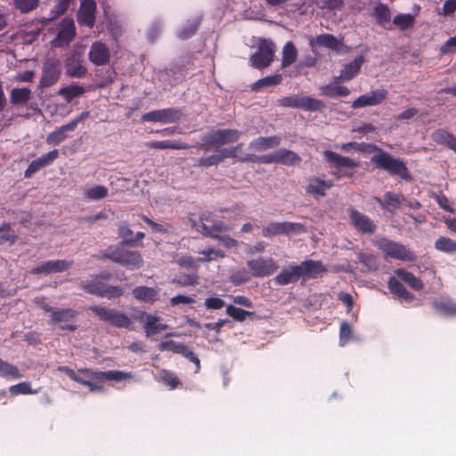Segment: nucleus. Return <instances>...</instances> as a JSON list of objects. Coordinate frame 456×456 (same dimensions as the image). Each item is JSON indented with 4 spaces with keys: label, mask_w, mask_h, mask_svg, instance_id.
<instances>
[{
    "label": "nucleus",
    "mask_w": 456,
    "mask_h": 456,
    "mask_svg": "<svg viewBox=\"0 0 456 456\" xmlns=\"http://www.w3.org/2000/svg\"><path fill=\"white\" fill-rule=\"evenodd\" d=\"M368 148L372 149L375 151L370 161L377 167L384 169L389 174L398 175L405 180L410 178L406 165L402 159L392 157L374 145L370 144L368 145Z\"/></svg>",
    "instance_id": "f257e3e1"
},
{
    "label": "nucleus",
    "mask_w": 456,
    "mask_h": 456,
    "mask_svg": "<svg viewBox=\"0 0 456 456\" xmlns=\"http://www.w3.org/2000/svg\"><path fill=\"white\" fill-rule=\"evenodd\" d=\"M106 256L112 261L130 269H137L142 265L141 255L135 251L126 250L123 243L115 248H110Z\"/></svg>",
    "instance_id": "f03ea898"
},
{
    "label": "nucleus",
    "mask_w": 456,
    "mask_h": 456,
    "mask_svg": "<svg viewBox=\"0 0 456 456\" xmlns=\"http://www.w3.org/2000/svg\"><path fill=\"white\" fill-rule=\"evenodd\" d=\"M97 316L118 328L132 330L134 328L132 320L124 313L116 309H110L103 306L94 305L90 307Z\"/></svg>",
    "instance_id": "7ed1b4c3"
},
{
    "label": "nucleus",
    "mask_w": 456,
    "mask_h": 456,
    "mask_svg": "<svg viewBox=\"0 0 456 456\" xmlns=\"http://www.w3.org/2000/svg\"><path fill=\"white\" fill-rule=\"evenodd\" d=\"M275 52L274 44L265 38L258 40L257 52L251 55L250 65L256 69H264L268 67L273 60Z\"/></svg>",
    "instance_id": "20e7f679"
},
{
    "label": "nucleus",
    "mask_w": 456,
    "mask_h": 456,
    "mask_svg": "<svg viewBox=\"0 0 456 456\" xmlns=\"http://www.w3.org/2000/svg\"><path fill=\"white\" fill-rule=\"evenodd\" d=\"M378 248L387 256L402 261L413 262L416 255L403 245L382 239L377 242Z\"/></svg>",
    "instance_id": "39448f33"
},
{
    "label": "nucleus",
    "mask_w": 456,
    "mask_h": 456,
    "mask_svg": "<svg viewBox=\"0 0 456 456\" xmlns=\"http://www.w3.org/2000/svg\"><path fill=\"white\" fill-rule=\"evenodd\" d=\"M279 105L283 107L302 109L307 111H317L324 108V103L318 99L304 95H290L279 99Z\"/></svg>",
    "instance_id": "423d86ee"
},
{
    "label": "nucleus",
    "mask_w": 456,
    "mask_h": 456,
    "mask_svg": "<svg viewBox=\"0 0 456 456\" xmlns=\"http://www.w3.org/2000/svg\"><path fill=\"white\" fill-rule=\"evenodd\" d=\"M135 319L142 323V328L147 338L159 334L168 326L165 324L161 318L146 312H140L135 315Z\"/></svg>",
    "instance_id": "0eeeda50"
},
{
    "label": "nucleus",
    "mask_w": 456,
    "mask_h": 456,
    "mask_svg": "<svg viewBox=\"0 0 456 456\" xmlns=\"http://www.w3.org/2000/svg\"><path fill=\"white\" fill-rule=\"evenodd\" d=\"M191 226L196 232L216 239L220 237V233L230 230V227L222 221H217L212 225H208L206 224V222H208V216L206 215H203L199 221L191 220Z\"/></svg>",
    "instance_id": "6e6552de"
},
{
    "label": "nucleus",
    "mask_w": 456,
    "mask_h": 456,
    "mask_svg": "<svg viewBox=\"0 0 456 456\" xmlns=\"http://www.w3.org/2000/svg\"><path fill=\"white\" fill-rule=\"evenodd\" d=\"M247 265L254 277L269 276L278 269L276 262L272 257L251 259L247 262Z\"/></svg>",
    "instance_id": "1a4fd4ad"
},
{
    "label": "nucleus",
    "mask_w": 456,
    "mask_h": 456,
    "mask_svg": "<svg viewBox=\"0 0 456 456\" xmlns=\"http://www.w3.org/2000/svg\"><path fill=\"white\" fill-rule=\"evenodd\" d=\"M111 58V51L109 45L102 41L94 42L88 51V59L95 66L109 64Z\"/></svg>",
    "instance_id": "9d476101"
},
{
    "label": "nucleus",
    "mask_w": 456,
    "mask_h": 456,
    "mask_svg": "<svg viewBox=\"0 0 456 456\" xmlns=\"http://www.w3.org/2000/svg\"><path fill=\"white\" fill-rule=\"evenodd\" d=\"M240 138V132L234 129H223L208 134L204 141L208 146L220 147L222 145L234 142Z\"/></svg>",
    "instance_id": "9b49d317"
},
{
    "label": "nucleus",
    "mask_w": 456,
    "mask_h": 456,
    "mask_svg": "<svg viewBox=\"0 0 456 456\" xmlns=\"http://www.w3.org/2000/svg\"><path fill=\"white\" fill-rule=\"evenodd\" d=\"M61 74V62L48 60L43 67V74L39 81L40 87H49L56 84Z\"/></svg>",
    "instance_id": "f8f14e48"
},
{
    "label": "nucleus",
    "mask_w": 456,
    "mask_h": 456,
    "mask_svg": "<svg viewBox=\"0 0 456 456\" xmlns=\"http://www.w3.org/2000/svg\"><path fill=\"white\" fill-rule=\"evenodd\" d=\"M101 371H94L89 369H81L77 371L76 382L86 386L91 392H100L103 390L101 385Z\"/></svg>",
    "instance_id": "ddd939ff"
},
{
    "label": "nucleus",
    "mask_w": 456,
    "mask_h": 456,
    "mask_svg": "<svg viewBox=\"0 0 456 456\" xmlns=\"http://www.w3.org/2000/svg\"><path fill=\"white\" fill-rule=\"evenodd\" d=\"M181 117L182 112L178 109H164L144 114L142 120L167 124L179 120Z\"/></svg>",
    "instance_id": "4468645a"
},
{
    "label": "nucleus",
    "mask_w": 456,
    "mask_h": 456,
    "mask_svg": "<svg viewBox=\"0 0 456 456\" xmlns=\"http://www.w3.org/2000/svg\"><path fill=\"white\" fill-rule=\"evenodd\" d=\"M75 37L76 28L73 20L64 19L60 24V29L56 38L53 40V44L59 47L66 46Z\"/></svg>",
    "instance_id": "2eb2a0df"
},
{
    "label": "nucleus",
    "mask_w": 456,
    "mask_h": 456,
    "mask_svg": "<svg viewBox=\"0 0 456 456\" xmlns=\"http://www.w3.org/2000/svg\"><path fill=\"white\" fill-rule=\"evenodd\" d=\"M349 218L356 230L363 233H373L376 230L374 222L364 214L354 209H348Z\"/></svg>",
    "instance_id": "dca6fc26"
},
{
    "label": "nucleus",
    "mask_w": 456,
    "mask_h": 456,
    "mask_svg": "<svg viewBox=\"0 0 456 456\" xmlns=\"http://www.w3.org/2000/svg\"><path fill=\"white\" fill-rule=\"evenodd\" d=\"M387 95L385 89H377L366 94L359 96L353 103V108H362L366 106H375L381 103Z\"/></svg>",
    "instance_id": "f3484780"
},
{
    "label": "nucleus",
    "mask_w": 456,
    "mask_h": 456,
    "mask_svg": "<svg viewBox=\"0 0 456 456\" xmlns=\"http://www.w3.org/2000/svg\"><path fill=\"white\" fill-rule=\"evenodd\" d=\"M95 10L96 3L94 0H83L77 14L78 23L92 28L95 21Z\"/></svg>",
    "instance_id": "a211bd4d"
},
{
    "label": "nucleus",
    "mask_w": 456,
    "mask_h": 456,
    "mask_svg": "<svg viewBox=\"0 0 456 456\" xmlns=\"http://www.w3.org/2000/svg\"><path fill=\"white\" fill-rule=\"evenodd\" d=\"M71 265L72 262L68 260H51L37 265L31 271V273L35 274L60 273L68 270Z\"/></svg>",
    "instance_id": "6ab92c4d"
},
{
    "label": "nucleus",
    "mask_w": 456,
    "mask_h": 456,
    "mask_svg": "<svg viewBox=\"0 0 456 456\" xmlns=\"http://www.w3.org/2000/svg\"><path fill=\"white\" fill-rule=\"evenodd\" d=\"M59 156L58 150H53L45 155L33 160L27 170L25 171V177H30L33 174L40 170L41 168L51 165Z\"/></svg>",
    "instance_id": "aec40b11"
},
{
    "label": "nucleus",
    "mask_w": 456,
    "mask_h": 456,
    "mask_svg": "<svg viewBox=\"0 0 456 456\" xmlns=\"http://www.w3.org/2000/svg\"><path fill=\"white\" fill-rule=\"evenodd\" d=\"M300 278L301 273L298 265H289L276 275L273 281L277 285L285 286L297 282Z\"/></svg>",
    "instance_id": "412c9836"
},
{
    "label": "nucleus",
    "mask_w": 456,
    "mask_h": 456,
    "mask_svg": "<svg viewBox=\"0 0 456 456\" xmlns=\"http://www.w3.org/2000/svg\"><path fill=\"white\" fill-rule=\"evenodd\" d=\"M323 156L326 159V161L333 167L336 168H355L358 167V162L347 158V157H342L338 155V153H335L330 151H325L323 152Z\"/></svg>",
    "instance_id": "4be33fe9"
},
{
    "label": "nucleus",
    "mask_w": 456,
    "mask_h": 456,
    "mask_svg": "<svg viewBox=\"0 0 456 456\" xmlns=\"http://www.w3.org/2000/svg\"><path fill=\"white\" fill-rule=\"evenodd\" d=\"M66 74L73 77H81L86 75L87 69L82 64L80 54L74 53L65 61Z\"/></svg>",
    "instance_id": "5701e85b"
},
{
    "label": "nucleus",
    "mask_w": 456,
    "mask_h": 456,
    "mask_svg": "<svg viewBox=\"0 0 456 456\" xmlns=\"http://www.w3.org/2000/svg\"><path fill=\"white\" fill-rule=\"evenodd\" d=\"M375 200L385 210H387L392 215L395 214V210L400 208V206L405 201L404 198L402 194L393 193L387 191L385 194V200H381L380 199L376 198Z\"/></svg>",
    "instance_id": "b1692460"
},
{
    "label": "nucleus",
    "mask_w": 456,
    "mask_h": 456,
    "mask_svg": "<svg viewBox=\"0 0 456 456\" xmlns=\"http://www.w3.org/2000/svg\"><path fill=\"white\" fill-rule=\"evenodd\" d=\"M362 62H363V58L359 56V57L355 58L353 61L346 64L343 67L339 77H334L335 82L337 80H341V81L351 80L360 71Z\"/></svg>",
    "instance_id": "393cba45"
},
{
    "label": "nucleus",
    "mask_w": 456,
    "mask_h": 456,
    "mask_svg": "<svg viewBox=\"0 0 456 456\" xmlns=\"http://www.w3.org/2000/svg\"><path fill=\"white\" fill-rule=\"evenodd\" d=\"M134 297L145 303H154L159 299V291L155 288L138 286L133 289Z\"/></svg>",
    "instance_id": "a878e982"
},
{
    "label": "nucleus",
    "mask_w": 456,
    "mask_h": 456,
    "mask_svg": "<svg viewBox=\"0 0 456 456\" xmlns=\"http://www.w3.org/2000/svg\"><path fill=\"white\" fill-rule=\"evenodd\" d=\"M75 129L76 123L69 122L50 133L46 137V142L51 145H59L68 137L67 132L74 131Z\"/></svg>",
    "instance_id": "bb28decb"
},
{
    "label": "nucleus",
    "mask_w": 456,
    "mask_h": 456,
    "mask_svg": "<svg viewBox=\"0 0 456 456\" xmlns=\"http://www.w3.org/2000/svg\"><path fill=\"white\" fill-rule=\"evenodd\" d=\"M333 185L331 181H325L320 178H312L305 188L307 193L314 197H322L326 194L327 190Z\"/></svg>",
    "instance_id": "cd10ccee"
},
{
    "label": "nucleus",
    "mask_w": 456,
    "mask_h": 456,
    "mask_svg": "<svg viewBox=\"0 0 456 456\" xmlns=\"http://www.w3.org/2000/svg\"><path fill=\"white\" fill-rule=\"evenodd\" d=\"M301 277L314 278L326 272V268L319 261L306 260L298 265Z\"/></svg>",
    "instance_id": "c85d7f7f"
},
{
    "label": "nucleus",
    "mask_w": 456,
    "mask_h": 456,
    "mask_svg": "<svg viewBox=\"0 0 456 456\" xmlns=\"http://www.w3.org/2000/svg\"><path fill=\"white\" fill-rule=\"evenodd\" d=\"M280 144L278 136L258 137L250 142L249 148L254 151H264Z\"/></svg>",
    "instance_id": "c756f323"
},
{
    "label": "nucleus",
    "mask_w": 456,
    "mask_h": 456,
    "mask_svg": "<svg viewBox=\"0 0 456 456\" xmlns=\"http://www.w3.org/2000/svg\"><path fill=\"white\" fill-rule=\"evenodd\" d=\"M50 317L53 325L69 322L76 317V312L71 308H57L53 310Z\"/></svg>",
    "instance_id": "7c9ffc66"
},
{
    "label": "nucleus",
    "mask_w": 456,
    "mask_h": 456,
    "mask_svg": "<svg viewBox=\"0 0 456 456\" xmlns=\"http://www.w3.org/2000/svg\"><path fill=\"white\" fill-rule=\"evenodd\" d=\"M338 80L330 85L323 86L320 88L321 94L328 97H338V96H347L350 94V90L346 87L338 85Z\"/></svg>",
    "instance_id": "2f4dec72"
},
{
    "label": "nucleus",
    "mask_w": 456,
    "mask_h": 456,
    "mask_svg": "<svg viewBox=\"0 0 456 456\" xmlns=\"http://www.w3.org/2000/svg\"><path fill=\"white\" fill-rule=\"evenodd\" d=\"M388 288L393 294L406 302H411L413 299V296L405 289L403 285L397 279L394 277L389 279Z\"/></svg>",
    "instance_id": "473e14b6"
},
{
    "label": "nucleus",
    "mask_w": 456,
    "mask_h": 456,
    "mask_svg": "<svg viewBox=\"0 0 456 456\" xmlns=\"http://www.w3.org/2000/svg\"><path fill=\"white\" fill-rule=\"evenodd\" d=\"M101 384L105 380H112L116 382L130 381L133 379L131 372H126L121 370H107L101 371Z\"/></svg>",
    "instance_id": "72a5a7b5"
},
{
    "label": "nucleus",
    "mask_w": 456,
    "mask_h": 456,
    "mask_svg": "<svg viewBox=\"0 0 456 456\" xmlns=\"http://www.w3.org/2000/svg\"><path fill=\"white\" fill-rule=\"evenodd\" d=\"M281 54V67L287 68L296 61L297 57V51L291 42H288L283 46Z\"/></svg>",
    "instance_id": "f704fd0d"
},
{
    "label": "nucleus",
    "mask_w": 456,
    "mask_h": 456,
    "mask_svg": "<svg viewBox=\"0 0 456 456\" xmlns=\"http://www.w3.org/2000/svg\"><path fill=\"white\" fill-rule=\"evenodd\" d=\"M240 149V145L234 147L231 150L223 151L220 155L211 156L208 158H203L200 160V164L205 167H210L213 165H216L219 161L224 159V158L234 157L238 150Z\"/></svg>",
    "instance_id": "c9c22d12"
},
{
    "label": "nucleus",
    "mask_w": 456,
    "mask_h": 456,
    "mask_svg": "<svg viewBox=\"0 0 456 456\" xmlns=\"http://www.w3.org/2000/svg\"><path fill=\"white\" fill-rule=\"evenodd\" d=\"M276 158L278 163L287 166L297 165L301 161L300 157L296 152L285 149L276 151Z\"/></svg>",
    "instance_id": "e433bc0d"
},
{
    "label": "nucleus",
    "mask_w": 456,
    "mask_h": 456,
    "mask_svg": "<svg viewBox=\"0 0 456 456\" xmlns=\"http://www.w3.org/2000/svg\"><path fill=\"white\" fill-rule=\"evenodd\" d=\"M395 273L405 283H407L411 289L415 290H419L423 288L422 281L413 275L411 273H409L403 269H397L395 271Z\"/></svg>",
    "instance_id": "4c0bfd02"
},
{
    "label": "nucleus",
    "mask_w": 456,
    "mask_h": 456,
    "mask_svg": "<svg viewBox=\"0 0 456 456\" xmlns=\"http://www.w3.org/2000/svg\"><path fill=\"white\" fill-rule=\"evenodd\" d=\"M151 149H175V150H184L190 148V146L183 142L182 141H156L148 143Z\"/></svg>",
    "instance_id": "58836bf2"
},
{
    "label": "nucleus",
    "mask_w": 456,
    "mask_h": 456,
    "mask_svg": "<svg viewBox=\"0 0 456 456\" xmlns=\"http://www.w3.org/2000/svg\"><path fill=\"white\" fill-rule=\"evenodd\" d=\"M84 288L89 293L100 294L109 298L118 297L122 294V289L118 287H108L106 289H100L93 285H86Z\"/></svg>",
    "instance_id": "ea45409f"
},
{
    "label": "nucleus",
    "mask_w": 456,
    "mask_h": 456,
    "mask_svg": "<svg viewBox=\"0 0 456 456\" xmlns=\"http://www.w3.org/2000/svg\"><path fill=\"white\" fill-rule=\"evenodd\" d=\"M31 96L32 93L28 88H14L11 92L10 99L14 104H25Z\"/></svg>",
    "instance_id": "a19ab883"
},
{
    "label": "nucleus",
    "mask_w": 456,
    "mask_h": 456,
    "mask_svg": "<svg viewBox=\"0 0 456 456\" xmlns=\"http://www.w3.org/2000/svg\"><path fill=\"white\" fill-rule=\"evenodd\" d=\"M312 46L315 45L329 47L330 49H338L340 45V42L334 36L330 34H322L318 36L314 41H311Z\"/></svg>",
    "instance_id": "79ce46f5"
},
{
    "label": "nucleus",
    "mask_w": 456,
    "mask_h": 456,
    "mask_svg": "<svg viewBox=\"0 0 456 456\" xmlns=\"http://www.w3.org/2000/svg\"><path fill=\"white\" fill-rule=\"evenodd\" d=\"M85 93L83 86L78 85H69L59 90L58 94L61 95L67 102L72 101L74 98L82 95Z\"/></svg>",
    "instance_id": "37998d69"
},
{
    "label": "nucleus",
    "mask_w": 456,
    "mask_h": 456,
    "mask_svg": "<svg viewBox=\"0 0 456 456\" xmlns=\"http://www.w3.org/2000/svg\"><path fill=\"white\" fill-rule=\"evenodd\" d=\"M435 248L436 250L452 254L456 252V241L448 237H440L435 242Z\"/></svg>",
    "instance_id": "c03bdc74"
},
{
    "label": "nucleus",
    "mask_w": 456,
    "mask_h": 456,
    "mask_svg": "<svg viewBox=\"0 0 456 456\" xmlns=\"http://www.w3.org/2000/svg\"><path fill=\"white\" fill-rule=\"evenodd\" d=\"M0 376L8 379H17L21 374L16 366L0 359Z\"/></svg>",
    "instance_id": "a18cd8bd"
},
{
    "label": "nucleus",
    "mask_w": 456,
    "mask_h": 456,
    "mask_svg": "<svg viewBox=\"0 0 456 456\" xmlns=\"http://www.w3.org/2000/svg\"><path fill=\"white\" fill-rule=\"evenodd\" d=\"M108 195V189L103 185H95L86 189L84 191V196L89 200H99Z\"/></svg>",
    "instance_id": "49530a36"
},
{
    "label": "nucleus",
    "mask_w": 456,
    "mask_h": 456,
    "mask_svg": "<svg viewBox=\"0 0 456 456\" xmlns=\"http://www.w3.org/2000/svg\"><path fill=\"white\" fill-rule=\"evenodd\" d=\"M374 17L380 25L387 27L390 22L389 9L382 4H377L374 8Z\"/></svg>",
    "instance_id": "de8ad7c7"
},
{
    "label": "nucleus",
    "mask_w": 456,
    "mask_h": 456,
    "mask_svg": "<svg viewBox=\"0 0 456 456\" xmlns=\"http://www.w3.org/2000/svg\"><path fill=\"white\" fill-rule=\"evenodd\" d=\"M200 257L198 258L200 262H210L215 261L217 258H224V253L219 249L207 248L200 252Z\"/></svg>",
    "instance_id": "09e8293b"
},
{
    "label": "nucleus",
    "mask_w": 456,
    "mask_h": 456,
    "mask_svg": "<svg viewBox=\"0 0 456 456\" xmlns=\"http://www.w3.org/2000/svg\"><path fill=\"white\" fill-rule=\"evenodd\" d=\"M281 80H282L281 75H279V74L273 75V76L259 79L253 85L252 88L254 90H258L262 87L277 86V85L281 84Z\"/></svg>",
    "instance_id": "8fccbe9b"
},
{
    "label": "nucleus",
    "mask_w": 456,
    "mask_h": 456,
    "mask_svg": "<svg viewBox=\"0 0 456 456\" xmlns=\"http://www.w3.org/2000/svg\"><path fill=\"white\" fill-rule=\"evenodd\" d=\"M9 391L12 395H32L37 393V390H33L31 388V384L29 382H20L17 385H13L10 387Z\"/></svg>",
    "instance_id": "3c124183"
},
{
    "label": "nucleus",
    "mask_w": 456,
    "mask_h": 456,
    "mask_svg": "<svg viewBox=\"0 0 456 456\" xmlns=\"http://www.w3.org/2000/svg\"><path fill=\"white\" fill-rule=\"evenodd\" d=\"M226 314L238 322H243L247 316H250L253 314V313L251 312L245 311L232 305H229L226 307Z\"/></svg>",
    "instance_id": "603ef678"
},
{
    "label": "nucleus",
    "mask_w": 456,
    "mask_h": 456,
    "mask_svg": "<svg viewBox=\"0 0 456 456\" xmlns=\"http://www.w3.org/2000/svg\"><path fill=\"white\" fill-rule=\"evenodd\" d=\"M414 16L411 14H398L394 18V24L399 27L401 29H407L413 25Z\"/></svg>",
    "instance_id": "864d4df0"
},
{
    "label": "nucleus",
    "mask_w": 456,
    "mask_h": 456,
    "mask_svg": "<svg viewBox=\"0 0 456 456\" xmlns=\"http://www.w3.org/2000/svg\"><path fill=\"white\" fill-rule=\"evenodd\" d=\"M283 222L282 223H271L262 230V234L264 237H273L280 234H284L283 232Z\"/></svg>",
    "instance_id": "5fc2aeb1"
},
{
    "label": "nucleus",
    "mask_w": 456,
    "mask_h": 456,
    "mask_svg": "<svg viewBox=\"0 0 456 456\" xmlns=\"http://www.w3.org/2000/svg\"><path fill=\"white\" fill-rule=\"evenodd\" d=\"M452 138V134L443 129L436 130L432 134V139L434 142L446 147L449 146Z\"/></svg>",
    "instance_id": "6e6d98bb"
},
{
    "label": "nucleus",
    "mask_w": 456,
    "mask_h": 456,
    "mask_svg": "<svg viewBox=\"0 0 456 456\" xmlns=\"http://www.w3.org/2000/svg\"><path fill=\"white\" fill-rule=\"evenodd\" d=\"M159 379L163 381L165 384L171 387V388H175L179 384V380L177 377L166 370H161L159 372Z\"/></svg>",
    "instance_id": "4d7b16f0"
},
{
    "label": "nucleus",
    "mask_w": 456,
    "mask_h": 456,
    "mask_svg": "<svg viewBox=\"0 0 456 456\" xmlns=\"http://www.w3.org/2000/svg\"><path fill=\"white\" fill-rule=\"evenodd\" d=\"M284 234H300L305 232V228L299 223L283 222Z\"/></svg>",
    "instance_id": "13d9d810"
},
{
    "label": "nucleus",
    "mask_w": 456,
    "mask_h": 456,
    "mask_svg": "<svg viewBox=\"0 0 456 456\" xmlns=\"http://www.w3.org/2000/svg\"><path fill=\"white\" fill-rule=\"evenodd\" d=\"M204 305L208 310H219L225 305V303L221 297L212 296L205 299Z\"/></svg>",
    "instance_id": "bf43d9fd"
},
{
    "label": "nucleus",
    "mask_w": 456,
    "mask_h": 456,
    "mask_svg": "<svg viewBox=\"0 0 456 456\" xmlns=\"http://www.w3.org/2000/svg\"><path fill=\"white\" fill-rule=\"evenodd\" d=\"M184 345L182 343H176L172 340L163 341L159 345V348L161 351H172L176 354H180L183 350Z\"/></svg>",
    "instance_id": "052dcab7"
},
{
    "label": "nucleus",
    "mask_w": 456,
    "mask_h": 456,
    "mask_svg": "<svg viewBox=\"0 0 456 456\" xmlns=\"http://www.w3.org/2000/svg\"><path fill=\"white\" fill-rule=\"evenodd\" d=\"M16 7L22 12H28L35 9L39 0H13Z\"/></svg>",
    "instance_id": "680f3d73"
},
{
    "label": "nucleus",
    "mask_w": 456,
    "mask_h": 456,
    "mask_svg": "<svg viewBox=\"0 0 456 456\" xmlns=\"http://www.w3.org/2000/svg\"><path fill=\"white\" fill-rule=\"evenodd\" d=\"M436 307L447 315L456 314V304L452 302H440L436 304Z\"/></svg>",
    "instance_id": "e2e57ef3"
},
{
    "label": "nucleus",
    "mask_w": 456,
    "mask_h": 456,
    "mask_svg": "<svg viewBox=\"0 0 456 456\" xmlns=\"http://www.w3.org/2000/svg\"><path fill=\"white\" fill-rule=\"evenodd\" d=\"M352 329L346 322H342L340 326L339 340L340 345L344 346L351 338Z\"/></svg>",
    "instance_id": "0e129e2a"
},
{
    "label": "nucleus",
    "mask_w": 456,
    "mask_h": 456,
    "mask_svg": "<svg viewBox=\"0 0 456 456\" xmlns=\"http://www.w3.org/2000/svg\"><path fill=\"white\" fill-rule=\"evenodd\" d=\"M16 239V235L12 231L10 230L9 226L4 225L0 227V241H10L13 242Z\"/></svg>",
    "instance_id": "69168bd1"
},
{
    "label": "nucleus",
    "mask_w": 456,
    "mask_h": 456,
    "mask_svg": "<svg viewBox=\"0 0 456 456\" xmlns=\"http://www.w3.org/2000/svg\"><path fill=\"white\" fill-rule=\"evenodd\" d=\"M175 262L179 265L186 267V268L197 269L198 265H199L198 259L194 260L191 256H187L178 258L177 260H175Z\"/></svg>",
    "instance_id": "338daca9"
},
{
    "label": "nucleus",
    "mask_w": 456,
    "mask_h": 456,
    "mask_svg": "<svg viewBox=\"0 0 456 456\" xmlns=\"http://www.w3.org/2000/svg\"><path fill=\"white\" fill-rule=\"evenodd\" d=\"M118 235L123 239L126 243L134 241L132 235L133 232L127 225H121L118 228Z\"/></svg>",
    "instance_id": "774afa93"
}]
</instances>
